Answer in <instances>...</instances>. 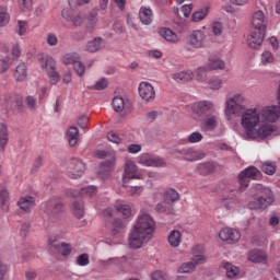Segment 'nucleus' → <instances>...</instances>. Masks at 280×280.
Listing matches in <instances>:
<instances>
[{
	"label": "nucleus",
	"instance_id": "nucleus-3",
	"mask_svg": "<svg viewBox=\"0 0 280 280\" xmlns=\"http://www.w3.org/2000/svg\"><path fill=\"white\" fill-rule=\"evenodd\" d=\"M191 255V261L184 262L178 267L177 272L179 275H190L191 272H196V267L207 261V256H205V246L202 245H196L192 247Z\"/></svg>",
	"mask_w": 280,
	"mask_h": 280
},
{
	"label": "nucleus",
	"instance_id": "nucleus-13",
	"mask_svg": "<svg viewBox=\"0 0 280 280\" xmlns=\"http://www.w3.org/2000/svg\"><path fill=\"white\" fill-rule=\"evenodd\" d=\"M42 68L48 71L50 84H58L60 82V74L56 71V60L51 56H47L42 63Z\"/></svg>",
	"mask_w": 280,
	"mask_h": 280
},
{
	"label": "nucleus",
	"instance_id": "nucleus-56",
	"mask_svg": "<svg viewBox=\"0 0 280 280\" xmlns=\"http://www.w3.org/2000/svg\"><path fill=\"white\" fill-rule=\"evenodd\" d=\"M11 66H12V59H10V57L0 59V73H5Z\"/></svg>",
	"mask_w": 280,
	"mask_h": 280
},
{
	"label": "nucleus",
	"instance_id": "nucleus-17",
	"mask_svg": "<svg viewBox=\"0 0 280 280\" xmlns=\"http://www.w3.org/2000/svg\"><path fill=\"white\" fill-rule=\"evenodd\" d=\"M218 126H220V118L218 115L211 114L201 120L199 128L202 132H214V130H218Z\"/></svg>",
	"mask_w": 280,
	"mask_h": 280
},
{
	"label": "nucleus",
	"instance_id": "nucleus-8",
	"mask_svg": "<svg viewBox=\"0 0 280 280\" xmlns=\"http://www.w3.org/2000/svg\"><path fill=\"white\" fill-rule=\"evenodd\" d=\"M205 32L200 30L192 31L186 36V48L188 51L194 49H202L205 47Z\"/></svg>",
	"mask_w": 280,
	"mask_h": 280
},
{
	"label": "nucleus",
	"instance_id": "nucleus-57",
	"mask_svg": "<svg viewBox=\"0 0 280 280\" xmlns=\"http://www.w3.org/2000/svg\"><path fill=\"white\" fill-rule=\"evenodd\" d=\"M128 194L132 198H139L143 194V186H131L129 187Z\"/></svg>",
	"mask_w": 280,
	"mask_h": 280
},
{
	"label": "nucleus",
	"instance_id": "nucleus-50",
	"mask_svg": "<svg viewBox=\"0 0 280 280\" xmlns=\"http://www.w3.org/2000/svg\"><path fill=\"white\" fill-rule=\"evenodd\" d=\"M10 23V14L5 7H0V27H5Z\"/></svg>",
	"mask_w": 280,
	"mask_h": 280
},
{
	"label": "nucleus",
	"instance_id": "nucleus-4",
	"mask_svg": "<svg viewBox=\"0 0 280 280\" xmlns=\"http://www.w3.org/2000/svg\"><path fill=\"white\" fill-rule=\"evenodd\" d=\"M246 102V96L244 94H234L231 97L226 98L225 101V117L229 121H231L232 117L235 115H242L245 106L244 103Z\"/></svg>",
	"mask_w": 280,
	"mask_h": 280
},
{
	"label": "nucleus",
	"instance_id": "nucleus-10",
	"mask_svg": "<svg viewBox=\"0 0 280 280\" xmlns=\"http://www.w3.org/2000/svg\"><path fill=\"white\" fill-rule=\"evenodd\" d=\"M138 163L143 167H165V160L154 156L152 153L140 154L138 156Z\"/></svg>",
	"mask_w": 280,
	"mask_h": 280
},
{
	"label": "nucleus",
	"instance_id": "nucleus-5",
	"mask_svg": "<svg viewBox=\"0 0 280 280\" xmlns=\"http://www.w3.org/2000/svg\"><path fill=\"white\" fill-rule=\"evenodd\" d=\"M63 209H65V203L62 202V199L55 197L49 199L45 203L44 211L48 220H50V222H56V220H59L60 213L63 211Z\"/></svg>",
	"mask_w": 280,
	"mask_h": 280
},
{
	"label": "nucleus",
	"instance_id": "nucleus-44",
	"mask_svg": "<svg viewBox=\"0 0 280 280\" xmlns=\"http://www.w3.org/2000/svg\"><path fill=\"white\" fill-rule=\"evenodd\" d=\"M72 213L75 218H84V203L82 201H74L72 203Z\"/></svg>",
	"mask_w": 280,
	"mask_h": 280
},
{
	"label": "nucleus",
	"instance_id": "nucleus-26",
	"mask_svg": "<svg viewBox=\"0 0 280 280\" xmlns=\"http://www.w3.org/2000/svg\"><path fill=\"white\" fill-rule=\"evenodd\" d=\"M167 242L171 248H178L183 243V232L178 229L172 230L168 234Z\"/></svg>",
	"mask_w": 280,
	"mask_h": 280
},
{
	"label": "nucleus",
	"instance_id": "nucleus-62",
	"mask_svg": "<svg viewBox=\"0 0 280 280\" xmlns=\"http://www.w3.org/2000/svg\"><path fill=\"white\" fill-rule=\"evenodd\" d=\"M106 86H108V81L105 78L96 81L94 84V89L96 91H104V89H106Z\"/></svg>",
	"mask_w": 280,
	"mask_h": 280
},
{
	"label": "nucleus",
	"instance_id": "nucleus-55",
	"mask_svg": "<svg viewBox=\"0 0 280 280\" xmlns=\"http://www.w3.org/2000/svg\"><path fill=\"white\" fill-rule=\"evenodd\" d=\"M151 280H170V277L163 270H155L151 273Z\"/></svg>",
	"mask_w": 280,
	"mask_h": 280
},
{
	"label": "nucleus",
	"instance_id": "nucleus-21",
	"mask_svg": "<svg viewBox=\"0 0 280 280\" xmlns=\"http://www.w3.org/2000/svg\"><path fill=\"white\" fill-rule=\"evenodd\" d=\"M252 25L256 31L266 32L268 27V22L266 21V15L262 11H256L252 16Z\"/></svg>",
	"mask_w": 280,
	"mask_h": 280
},
{
	"label": "nucleus",
	"instance_id": "nucleus-45",
	"mask_svg": "<svg viewBox=\"0 0 280 280\" xmlns=\"http://www.w3.org/2000/svg\"><path fill=\"white\" fill-rule=\"evenodd\" d=\"M275 62V55H272L269 50L262 51L260 55V63L262 67H268V65H272Z\"/></svg>",
	"mask_w": 280,
	"mask_h": 280
},
{
	"label": "nucleus",
	"instance_id": "nucleus-37",
	"mask_svg": "<svg viewBox=\"0 0 280 280\" xmlns=\"http://www.w3.org/2000/svg\"><path fill=\"white\" fill-rule=\"evenodd\" d=\"M213 170H215V164H213V162H205L197 165V172L198 174H201V176L211 174Z\"/></svg>",
	"mask_w": 280,
	"mask_h": 280
},
{
	"label": "nucleus",
	"instance_id": "nucleus-29",
	"mask_svg": "<svg viewBox=\"0 0 280 280\" xmlns=\"http://www.w3.org/2000/svg\"><path fill=\"white\" fill-rule=\"evenodd\" d=\"M172 80L184 84V82H189L190 80H194V71L184 70V71L175 72L172 74Z\"/></svg>",
	"mask_w": 280,
	"mask_h": 280
},
{
	"label": "nucleus",
	"instance_id": "nucleus-24",
	"mask_svg": "<svg viewBox=\"0 0 280 280\" xmlns=\"http://www.w3.org/2000/svg\"><path fill=\"white\" fill-rule=\"evenodd\" d=\"M139 21L142 25L154 23V11L150 7L142 5L139 9Z\"/></svg>",
	"mask_w": 280,
	"mask_h": 280
},
{
	"label": "nucleus",
	"instance_id": "nucleus-28",
	"mask_svg": "<svg viewBox=\"0 0 280 280\" xmlns=\"http://www.w3.org/2000/svg\"><path fill=\"white\" fill-rule=\"evenodd\" d=\"M104 47H106V42L102 37H95L85 45V51L95 54V51H100V49H104Z\"/></svg>",
	"mask_w": 280,
	"mask_h": 280
},
{
	"label": "nucleus",
	"instance_id": "nucleus-42",
	"mask_svg": "<svg viewBox=\"0 0 280 280\" xmlns=\"http://www.w3.org/2000/svg\"><path fill=\"white\" fill-rule=\"evenodd\" d=\"M112 106L116 113H124L126 101H124V97L121 96H116L113 98Z\"/></svg>",
	"mask_w": 280,
	"mask_h": 280
},
{
	"label": "nucleus",
	"instance_id": "nucleus-53",
	"mask_svg": "<svg viewBox=\"0 0 280 280\" xmlns=\"http://www.w3.org/2000/svg\"><path fill=\"white\" fill-rule=\"evenodd\" d=\"M30 28V25L27 24V21L20 20L18 21V34L19 36H25L27 34V30Z\"/></svg>",
	"mask_w": 280,
	"mask_h": 280
},
{
	"label": "nucleus",
	"instance_id": "nucleus-23",
	"mask_svg": "<svg viewBox=\"0 0 280 280\" xmlns=\"http://www.w3.org/2000/svg\"><path fill=\"white\" fill-rule=\"evenodd\" d=\"M48 246L51 250H58L63 257L71 254V245L67 243H58V240L49 236Z\"/></svg>",
	"mask_w": 280,
	"mask_h": 280
},
{
	"label": "nucleus",
	"instance_id": "nucleus-43",
	"mask_svg": "<svg viewBox=\"0 0 280 280\" xmlns=\"http://www.w3.org/2000/svg\"><path fill=\"white\" fill-rule=\"evenodd\" d=\"M24 102L31 113H36L38 108V101L36 100V96L27 95L25 96Z\"/></svg>",
	"mask_w": 280,
	"mask_h": 280
},
{
	"label": "nucleus",
	"instance_id": "nucleus-60",
	"mask_svg": "<svg viewBox=\"0 0 280 280\" xmlns=\"http://www.w3.org/2000/svg\"><path fill=\"white\" fill-rule=\"evenodd\" d=\"M222 32H224V26L220 22H214L212 24V34L214 36H222Z\"/></svg>",
	"mask_w": 280,
	"mask_h": 280
},
{
	"label": "nucleus",
	"instance_id": "nucleus-54",
	"mask_svg": "<svg viewBox=\"0 0 280 280\" xmlns=\"http://www.w3.org/2000/svg\"><path fill=\"white\" fill-rule=\"evenodd\" d=\"M91 264V259L89 258V254H81L77 257L75 265L77 266H89Z\"/></svg>",
	"mask_w": 280,
	"mask_h": 280
},
{
	"label": "nucleus",
	"instance_id": "nucleus-61",
	"mask_svg": "<svg viewBox=\"0 0 280 280\" xmlns=\"http://www.w3.org/2000/svg\"><path fill=\"white\" fill-rule=\"evenodd\" d=\"M70 21H71L72 25H74V27H80V25H82V23H84V16H82V14L78 13L74 16H72Z\"/></svg>",
	"mask_w": 280,
	"mask_h": 280
},
{
	"label": "nucleus",
	"instance_id": "nucleus-7",
	"mask_svg": "<svg viewBox=\"0 0 280 280\" xmlns=\"http://www.w3.org/2000/svg\"><path fill=\"white\" fill-rule=\"evenodd\" d=\"M261 172L255 166H249L238 174L240 188L238 191H245L248 183L252 180H259Z\"/></svg>",
	"mask_w": 280,
	"mask_h": 280
},
{
	"label": "nucleus",
	"instance_id": "nucleus-32",
	"mask_svg": "<svg viewBox=\"0 0 280 280\" xmlns=\"http://www.w3.org/2000/svg\"><path fill=\"white\" fill-rule=\"evenodd\" d=\"M13 78L16 80V82H23V80L27 78V65H25V62H21L16 66Z\"/></svg>",
	"mask_w": 280,
	"mask_h": 280
},
{
	"label": "nucleus",
	"instance_id": "nucleus-33",
	"mask_svg": "<svg viewBox=\"0 0 280 280\" xmlns=\"http://www.w3.org/2000/svg\"><path fill=\"white\" fill-rule=\"evenodd\" d=\"M266 254L259 249H253L248 254V260L253 264H265Z\"/></svg>",
	"mask_w": 280,
	"mask_h": 280
},
{
	"label": "nucleus",
	"instance_id": "nucleus-2",
	"mask_svg": "<svg viewBox=\"0 0 280 280\" xmlns=\"http://www.w3.org/2000/svg\"><path fill=\"white\" fill-rule=\"evenodd\" d=\"M248 194L254 198V200L248 202V209L257 211L266 209L275 202V195L272 194V190L268 187H264L261 184H255L249 189Z\"/></svg>",
	"mask_w": 280,
	"mask_h": 280
},
{
	"label": "nucleus",
	"instance_id": "nucleus-16",
	"mask_svg": "<svg viewBox=\"0 0 280 280\" xmlns=\"http://www.w3.org/2000/svg\"><path fill=\"white\" fill-rule=\"evenodd\" d=\"M139 95L144 102H154L156 97V91L152 83L142 81L138 88Z\"/></svg>",
	"mask_w": 280,
	"mask_h": 280
},
{
	"label": "nucleus",
	"instance_id": "nucleus-11",
	"mask_svg": "<svg viewBox=\"0 0 280 280\" xmlns=\"http://www.w3.org/2000/svg\"><path fill=\"white\" fill-rule=\"evenodd\" d=\"M67 170L69 178H81L86 172V165L80 159H72L68 163Z\"/></svg>",
	"mask_w": 280,
	"mask_h": 280
},
{
	"label": "nucleus",
	"instance_id": "nucleus-6",
	"mask_svg": "<svg viewBox=\"0 0 280 280\" xmlns=\"http://www.w3.org/2000/svg\"><path fill=\"white\" fill-rule=\"evenodd\" d=\"M130 180H143V173L132 160H126L122 173V185L130 183Z\"/></svg>",
	"mask_w": 280,
	"mask_h": 280
},
{
	"label": "nucleus",
	"instance_id": "nucleus-59",
	"mask_svg": "<svg viewBox=\"0 0 280 280\" xmlns=\"http://www.w3.org/2000/svg\"><path fill=\"white\" fill-rule=\"evenodd\" d=\"M46 43L49 47H56L58 45V35L56 33H48L46 35Z\"/></svg>",
	"mask_w": 280,
	"mask_h": 280
},
{
	"label": "nucleus",
	"instance_id": "nucleus-51",
	"mask_svg": "<svg viewBox=\"0 0 280 280\" xmlns=\"http://www.w3.org/2000/svg\"><path fill=\"white\" fill-rule=\"evenodd\" d=\"M261 170L265 174H268V176H272L277 172V165L273 162H265L261 165Z\"/></svg>",
	"mask_w": 280,
	"mask_h": 280
},
{
	"label": "nucleus",
	"instance_id": "nucleus-47",
	"mask_svg": "<svg viewBox=\"0 0 280 280\" xmlns=\"http://www.w3.org/2000/svg\"><path fill=\"white\" fill-rule=\"evenodd\" d=\"M18 8L22 12H32L34 9V0H18Z\"/></svg>",
	"mask_w": 280,
	"mask_h": 280
},
{
	"label": "nucleus",
	"instance_id": "nucleus-48",
	"mask_svg": "<svg viewBox=\"0 0 280 280\" xmlns=\"http://www.w3.org/2000/svg\"><path fill=\"white\" fill-rule=\"evenodd\" d=\"M78 60H80V55L78 52H67L62 57V62L67 65H74Z\"/></svg>",
	"mask_w": 280,
	"mask_h": 280
},
{
	"label": "nucleus",
	"instance_id": "nucleus-36",
	"mask_svg": "<svg viewBox=\"0 0 280 280\" xmlns=\"http://www.w3.org/2000/svg\"><path fill=\"white\" fill-rule=\"evenodd\" d=\"M115 209L118 213H121V215L125 218H130V215H132V208L130 207V205L124 201L116 202Z\"/></svg>",
	"mask_w": 280,
	"mask_h": 280
},
{
	"label": "nucleus",
	"instance_id": "nucleus-19",
	"mask_svg": "<svg viewBox=\"0 0 280 280\" xmlns=\"http://www.w3.org/2000/svg\"><path fill=\"white\" fill-rule=\"evenodd\" d=\"M222 202L225 209H236L242 205V200L237 197V191L229 190L222 195Z\"/></svg>",
	"mask_w": 280,
	"mask_h": 280
},
{
	"label": "nucleus",
	"instance_id": "nucleus-20",
	"mask_svg": "<svg viewBox=\"0 0 280 280\" xmlns=\"http://www.w3.org/2000/svg\"><path fill=\"white\" fill-rule=\"evenodd\" d=\"M266 38V31H257L254 28L252 33L247 36V45L252 49H259Z\"/></svg>",
	"mask_w": 280,
	"mask_h": 280
},
{
	"label": "nucleus",
	"instance_id": "nucleus-34",
	"mask_svg": "<svg viewBox=\"0 0 280 280\" xmlns=\"http://www.w3.org/2000/svg\"><path fill=\"white\" fill-rule=\"evenodd\" d=\"M69 145L73 148L74 145H78V141L80 139V130L77 129V127H70L66 135Z\"/></svg>",
	"mask_w": 280,
	"mask_h": 280
},
{
	"label": "nucleus",
	"instance_id": "nucleus-31",
	"mask_svg": "<svg viewBox=\"0 0 280 280\" xmlns=\"http://www.w3.org/2000/svg\"><path fill=\"white\" fill-rule=\"evenodd\" d=\"M0 209L3 213L10 211V191L5 188L0 190Z\"/></svg>",
	"mask_w": 280,
	"mask_h": 280
},
{
	"label": "nucleus",
	"instance_id": "nucleus-15",
	"mask_svg": "<svg viewBox=\"0 0 280 280\" xmlns=\"http://www.w3.org/2000/svg\"><path fill=\"white\" fill-rule=\"evenodd\" d=\"M97 195V187L95 186H88L83 187L80 190H75L73 188H69L66 190V196L69 198H93V196Z\"/></svg>",
	"mask_w": 280,
	"mask_h": 280
},
{
	"label": "nucleus",
	"instance_id": "nucleus-64",
	"mask_svg": "<svg viewBox=\"0 0 280 280\" xmlns=\"http://www.w3.org/2000/svg\"><path fill=\"white\" fill-rule=\"evenodd\" d=\"M129 154H139V152H141L142 150V147L141 144H129L128 148H127Z\"/></svg>",
	"mask_w": 280,
	"mask_h": 280
},
{
	"label": "nucleus",
	"instance_id": "nucleus-39",
	"mask_svg": "<svg viewBox=\"0 0 280 280\" xmlns=\"http://www.w3.org/2000/svg\"><path fill=\"white\" fill-rule=\"evenodd\" d=\"M223 268L225 270V275L228 279H235L237 275H240V268L230 262H223Z\"/></svg>",
	"mask_w": 280,
	"mask_h": 280
},
{
	"label": "nucleus",
	"instance_id": "nucleus-12",
	"mask_svg": "<svg viewBox=\"0 0 280 280\" xmlns=\"http://www.w3.org/2000/svg\"><path fill=\"white\" fill-rule=\"evenodd\" d=\"M191 110L197 117H205L209 113H215V104L211 101H199L192 104Z\"/></svg>",
	"mask_w": 280,
	"mask_h": 280
},
{
	"label": "nucleus",
	"instance_id": "nucleus-41",
	"mask_svg": "<svg viewBox=\"0 0 280 280\" xmlns=\"http://www.w3.org/2000/svg\"><path fill=\"white\" fill-rule=\"evenodd\" d=\"M124 229H126V224L121 221V219H115L113 221V230L112 233L114 237H121L124 234Z\"/></svg>",
	"mask_w": 280,
	"mask_h": 280
},
{
	"label": "nucleus",
	"instance_id": "nucleus-9",
	"mask_svg": "<svg viewBox=\"0 0 280 280\" xmlns=\"http://www.w3.org/2000/svg\"><path fill=\"white\" fill-rule=\"evenodd\" d=\"M175 154H180L184 161H188L189 163H194V161H202L206 154L200 150H196L191 147H186L182 149H176Z\"/></svg>",
	"mask_w": 280,
	"mask_h": 280
},
{
	"label": "nucleus",
	"instance_id": "nucleus-35",
	"mask_svg": "<svg viewBox=\"0 0 280 280\" xmlns=\"http://www.w3.org/2000/svg\"><path fill=\"white\" fill-rule=\"evenodd\" d=\"M9 136H8V126L0 122V152H5V145H8Z\"/></svg>",
	"mask_w": 280,
	"mask_h": 280
},
{
	"label": "nucleus",
	"instance_id": "nucleus-40",
	"mask_svg": "<svg viewBox=\"0 0 280 280\" xmlns=\"http://www.w3.org/2000/svg\"><path fill=\"white\" fill-rule=\"evenodd\" d=\"M206 16H209V7H205L194 12L191 21L192 23H200V21H205Z\"/></svg>",
	"mask_w": 280,
	"mask_h": 280
},
{
	"label": "nucleus",
	"instance_id": "nucleus-46",
	"mask_svg": "<svg viewBox=\"0 0 280 280\" xmlns=\"http://www.w3.org/2000/svg\"><path fill=\"white\" fill-rule=\"evenodd\" d=\"M209 71V68L207 66L198 67L195 74V80L197 82H207V72Z\"/></svg>",
	"mask_w": 280,
	"mask_h": 280
},
{
	"label": "nucleus",
	"instance_id": "nucleus-1",
	"mask_svg": "<svg viewBox=\"0 0 280 280\" xmlns=\"http://www.w3.org/2000/svg\"><path fill=\"white\" fill-rule=\"evenodd\" d=\"M154 231H156L154 218L150 213L140 211L129 234L130 248H141V246L148 244L152 240Z\"/></svg>",
	"mask_w": 280,
	"mask_h": 280
},
{
	"label": "nucleus",
	"instance_id": "nucleus-63",
	"mask_svg": "<svg viewBox=\"0 0 280 280\" xmlns=\"http://www.w3.org/2000/svg\"><path fill=\"white\" fill-rule=\"evenodd\" d=\"M107 139H108V141H110L112 143H116V144L121 143V138H119V136H118L115 131H109V132L107 133Z\"/></svg>",
	"mask_w": 280,
	"mask_h": 280
},
{
	"label": "nucleus",
	"instance_id": "nucleus-18",
	"mask_svg": "<svg viewBox=\"0 0 280 280\" xmlns=\"http://www.w3.org/2000/svg\"><path fill=\"white\" fill-rule=\"evenodd\" d=\"M115 152L110 154V159L106 160L101 164L100 171H98V176L103 180H106V178H110V175L113 174L115 170Z\"/></svg>",
	"mask_w": 280,
	"mask_h": 280
},
{
	"label": "nucleus",
	"instance_id": "nucleus-25",
	"mask_svg": "<svg viewBox=\"0 0 280 280\" xmlns=\"http://www.w3.org/2000/svg\"><path fill=\"white\" fill-rule=\"evenodd\" d=\"M19 209H21V211H25L26 213H30V211H32V209H34L35 205H36V200L34 199V197L27 195L25 197H21L18 202H16Z\"/></svg>",
	"mask_w": 280,
	"mask_h": 280
},
{
	"label": "nucleus",
	"instance_id": "nucleus-22",
	"mask_svg": "<svg viewBox=\"0 0 280 280\" xmlns=\"http://www.w3.org/2000/svg\"><path fill=\"white\" fill-rule=\"evenodd\" d=\"M159 36H161V38H163V40L170 45H178V43H180V37L178 34H176V32L172 31L170 27H161L159 30Z\"/></svg>",
	"mask_w": 280,
	"mask_h": 280
},
{
	"label": "nucleus",
	"instance_id": "nucleus-30",
	"mask_svg": "<svg viewBox=\"0 0 280 280\" xmlns=\"http://www.w3.org/2000/svg\"><path fill=\"white\" fill-rule=\"evenodd\" d=\"M97 23H100V20L97 19V10H93L88 15V23L85 25L86 32L93 34L97 27Z\"/></svg>",
	"mask_w": 280,
	"mask_h": 280
},
{
	"label": "nucleus",
	"instance_id": "nucleus-27",
	"mask_svg": "<svg viewBox=\"0 0 280 280\" xmlns=\"http://www.w3.org/2000/svg\"><path fill=\"white\" fill-rule=\"evenodd\" d=\"M209 71H224L226 62L218 57H210L206 66Z\"/></svg>",
	"mask_w": 280,
	"mask_h": 280
},
{
	"label": "nucleus",
	"instance_id": "nucleus-58",
	"mask_svg": "<svg viewBox=\"0 0 280 280\" xmlns=\"http://www.w3.org/2000/svg\"><path fill=\"white\" fill-rule=\"evenodd\" d=\"M72 66H73L75 73L79 75V78H82V75H84V71H86V67L84 66V63H82V61H80V59H79Z\"/></svg>",
	"mask_w": 280,
	"mask_h": 280
},
{
	"label": "nucleus",
	"instance_id": "nucleus-38",
	"mask_svg": "<svg viewBox=\"0 0 280 280\" xmlns=\"http://www.w3.org/2000/svg\"><path fill=\"white\" fill-rule=\"evenodd\" d=\"M179 198H180V195L174 188H168L164 192V202H166V205H172L176 202V200H179Z\"/></svg>",
	"mask_w": 280,
	"mask_h": 280
},
{
	"label": "nucleus",
	"instance_id": "nucleus-52",
	"mask_svg": "<svg viewBox=\"0 0 280 280\" xmlns=\"http://www.w3.org/2000/svg\"><path fill=\"white\" fill-rule=\"evenodd\" d=\"M205 137L200 133V131H194L190 133L186 140L187 143H200Z\"/></svg>",
	"mask_w": 280,
	"mask_h": 280
},
{
	"label": "nucleus",
	"instance_id": "nucleus-14",
	"mask_svg": "<svg viewBox=\"0 0 280 280\" xmlns=\"http://www.w3.org/2000/svg\"><path fill=\"white\" fill-rule=\"evenodd\" d=\"M219 237L222 242H225L226 244H237V242H240V240L242 238V233H240V230L223 228L219 232Z\"/></svg>",
	"mask_w": 280,
	"mask_h": 280
},
{
	"label": "nucleus",
	"instance_id": "nucleus-49",
	"mask_svg": "<svg viewBox=\"0 0 280 280\" xmlns=\"http://www.w3.org/2000/svg\"><path fill=\"white\" fill-rule=\"evenodd\" d=\"M208 86L211 91H220L222 89V79L220 77H212L208 80Z\"/></svg>",
	"mask_w": 280,
	"mask_h": 280
}]
</instances>
